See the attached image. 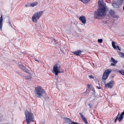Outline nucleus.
<instances>
[{
	"mask_svg": "<svg viewBox=\"0 0 124 124\" xmlns=\"http://www.w3.org/2000/svg\"><path fill=\"white\" fill-rule=\"evenodd\" d=\"M98 4L99 8L94 13V18H97L98 17H102L106 15L105 11L107 7L106 4L102 0H99Z\"/></svg>",
	"mask_w": 124,
	"mask_h": 124,
	"instance_id": "1",
	"label": "nucleus"
},
{
	"mask_svg": "<svg viewBox=\"0 0 124 124\" xmlns=\"http://www.w3.org/2000/svg\"><path fill=\"white\" fill-rule=\"evenodd\" d=\"M35 96L39 98L43 96L45 92L41 87L39 86L35 88Z\"/></svg>",
	"mask_w": 124,
	"mask_h": 124,
	"instance_id": "2",
	"label": "nucleus"
},
{
	"mask_svg": "<svg viewBox=\"0 0 124 124\" xmlns=\"http://www.w3.org/2000/svg\"><path fill=\"white\" fill-rule=\"evenodd\" d=\"M25 115L27 124H29L30 122L33 121L34 116L31 113H30L28 110H26L25 112Z\"/></svg>",
	"mask_w": 124,
	"mask_h": 124,
	"instance_id": "3",
	"label": "nucleus"
},
{
	"mask_svg": "<svg viewBox=\"0 0 124 124\" xmlns=\"http://www.w3.org/2000/svg\"><path fill=\"white\" fill-rule=\"evenodd\" d=\"M61 66L60 64H56L54 65L53 68V72L54 73L56 76L60 73Z\"/></svg>",
	"mask_w": 124,
	"mask_h": 124,
	"instance_id": "4",
	"label": "nucleus"
},
{
	"mask_svg": "<svg viewBox=\"0 0 124 124\" xmlns=\"http://www.w3.org/2000/svg\"><path fill=\"white\" fill-rule=\"evenodd\" d=\"M42 11H39L34 14L32 16V20L33 21L36 23L37 21L38 20L41 15L43 14Z\"/></svg>",
	"mask_w": 124,
	"mask_h": 124,
	"instance_id": "5",
	"label": "nucleus"
},
{
	"mask_svg": "<svg viewBox=\"0 0 124 124\" xmlns=\"http://www.w3.org/2000/svg\"><path fill=\"white\" fill-rule=\"evenodd\" d=\"M111 70L110 69H108L105 70L103 73L102 79H106L108 77L109 74L111 72Z\"/></svg>",
	"mask_w": 124,
	"mask_h": 124,
	"instance_id": "6",
	"label": "nucleus"
},
{
	"mask_svg": "<svg viewBox=\"0 0 124 124\" xmlns=\"http://www.w3.org/2000/svg\"><path fill=\"white\" fill-rule=\"evenodd\" d=\"M114 82L111 81L105 85V87L107 88H111L113 86Z\"/></svg>",
	"mask_w": 124,
	"mask_h": 124,
	"instance_id": "7",
	"label": "nucleus"
},
{
	"mask_svg": "<svg viewBox=\"0 0 124 124\" xmlns=\"http://www.w3.org/2000/svg\"><path fill=\"white\" fill-rule=\"evenodd\" d=\"M79 20L83 24H85L86 22L85 17L83 16H81L80 17Z\"/></svg>",
	"mask_w": 124,
	"mask_h": 124,
	"instance_id": "8",
	"label": "nucleus"
},
{
	"mask_svg": "<svg viewBox=\"0 0 124 124\" xmlns=\"http://www.w3.org/2000/svg\"><path fill=\"white\" fill-rule=\"evenodd\" d=\"M82 52V51L79 50H78L77 51L73 52V53L74 54H75V55L77 56H78L80 55V54H81V53Z\"/></svg>",
	"mask_w": 124,
	"mask_h": 124,
	"instance_id": "9",
	"label": "nucleus"
},
{
	"mask_svg": "<svg viewBox=\"0 0 124 124\" xmlns=\"http://www.w3.org/2000/svg\"><path fill=\"white\" fill-rule=\"evenodd\" d=\"M124 115V111L123 112H122L120 115V116L118 118V120L119 122H120L121 121L123 118V115Z\"/></svg>",
	"mask_w": 124,
	"mask_h": 124,
	"instance_id": "10",
	"label": "nucleus"
},
{
	"mask_svg": "<svg viewBox=\"0 0 124 124\" xmlns=\"http://www.w3.org/2000/svg\"><path fill=\"white\" fill-rule=\"evenodd\" d=\"M111 61L113 63H112L111 64V66H114L115 65V64L117 63V61H116L113 58H111Z\"/></svg>",
	"mask_w": 124,
	"mask_h": 124,
	"instance_id": "11",
	"label": "nucleus"
},
{
	"mask_svg": "<svg viewBox=\"0 0 124 124\" xmlns=\"http://www.w3.org/2000/svg\"><path fill=\"white\" fill-rule=\"evenodd\" d=\"M19 67L21 68V69L24 71L26 72L27 73L29 72V71L27 70L26 69H25L23 66L22 65H19Z\"/></svg>",
	"mask_w": 124,
	"mask_h": 124,
	"instance_id": "12",
	"label": "nucleus"
},
{
	"mask_svg": "<svg viewBox=\"0 0 124 124\" xmlns=\"http://www.w3.org/2000/svg\"><path fill=\"white\" fill-rule=\"evenodd\" d=\"M3 20V17L1 15L0 18V29H1L2 27Z\"/></svg>",
	"mask_w": 124,
	"mask_h": 124,
	"instance_id": "13",
	"label": "nucleus"
},
{
	"mask_svg": "<svg viewBox=\"0 0 124 124\" xmlns=\"http://www.w3.org/2000/svg\"><path fill=\"white\" fill-rule=\"evenodd\" d=\"M65 122L66 123H68L69 124H70L71 122V121L68 118H64Z\"/></svg>",
	"mask_w": 124,
	"mask_h": 124,
	"instance_id": "14",
	"label": "nucleus"
},
{
	"mask_svg": "<svg viewBox=\"0 0 124 124\" xmlns=\"http://www.w3.org/2000/svg\"><path fill=\"white\" fill-rule=\"evenodd\" d=\"M38 4V2H33L31 3L30 5L31 7H33L37 5Z\"/></svg>",
	"mask_w": 124,
	"mask_h": 124,
	"instance_id": "15",
	"label": "nucleus"
},
{
	"mask_svg": "<svg viewBox=\"0 0 124 124\" xmlns=\"http://www.w3.org/2000/svg\"><path fill=\"white\" fill-rule=\"evenodd\" d=\"M115 71H116L117 72H119L121 74L123 75H124V70H115Z\"/></svg>",
	"mask_w": 124,
	"mask_h": 124,
	"instance_id": "16",
	"label": "nucleus"
},
{
	"mask_svg": "<svg viewBox=\"0 0 124 124\" xmlns=\"http://www.w3.org/2000/svg\"><path fill=\"white\" fill-rule=\"evenodd\" d=\"M118 52L119 55L121 57L124 58V53L120 51H118Z\"/></svg>",
	"mask_w": 124,
	"mask_h": 124,
	"instance_id": "17",
	"label": "nucleus"
},
{
	"mask_svg": "<svg viewBox=\"0 0 124 124\" xmlns=\"http://www.w3.org/2000/svg\"><path fill=\"white\" fill-rule=\"evenodd\" d=\"M109 14L111 15H113L115 14L114 11L112 9H110L109 10Z\"/></svg>",
	"mask_w": 124,
	"mask_h": 124,
	"instance_id": "18",
	"label": "nucleus"
},
{
	"mask_svg": "<svg viewBox=\"0 0 124 124\" xmlns=\"http://www.w3.org/2000/svg\"><path fill=\"white\" fill-rule=\"evenodd\" d=\"M115 42L114 41H112V45L113 47L115 49L116 48V46L115 45Z\"/></svg>",
	"mask_w": 124,
	"mask_h": 124,
	"instance_id": "19",
	"label": "nucleus"
},
{
	"mask_svg": "<svg viewBox=\"0 0 124 124\" xmlns=\"http://www.w3.org/2000/svg\"><path fill=\"white\" fill-rule=\"evenodd\" d=\"M112 6L115 8H116L118 7V5L115 3H113L112 4Z\"/></svg>",
	"mask_w": 124,
	"mask_h": 124,
	"instance_id": "20",
	"label": "nucleus"
},
{
	"mask_svg": "<svg viewBox=\"0 0 124 124\" xmlns=\"http://www.w3.org/2000/svg\"><path fill=\"white\" fill-rule=\"evenodd\" d=\"M24 77L27 80L30 79L32 78L30 75L28 76H24Z\"/></svg>",
	"mask_w": 124,
	"mask_h": 124,
	"instance_id": "21",
	"label": "nucleus"
},
{
	"mask_svg": "<svg viewBox=\"0 0 124 124\" xmlns=\"http://www.w3.org/2000/svg\"><path fill=\"white\" fill-rule=\"evenodd\" d=\"M123 0H118V4L119 5H121L123 2Z\"/></svg>",
	"mask_w": 124,
	"mask_h": 124,
	"instance_id": "22",
	"label": "nucleus"
},
{
	"mask_svg": "<svg viewBox=\"0 0 124 124\" xmlns=\"http://www.w3.org/2000/svg\"><path fill=\"white\" fill-rule=\"evenodd\" d=\"M80 115L81 118L83 121H85V120H86L85 118L82 115V114H80Z\"/></svg>",
	"mask_w": 124,
	"mask_h": 124,
	"instance_id": "23",
	"label": "nucleus"
},
{
	"mask_svg": "<svg viewBox=\"0 0 124 124\" xmlns=\"http://www.w3.org/2000/svg\"><path fill=\"white\" fill-rule=\"evenodd\" d=\"M98 42L101 43L102 42V40L101 39H98Z\"/></svg>",
	"mask_w": 124,
	"mask_h": 124,
	"instance_id": "24",
	"label": "nucleus"
},
{
	"mask_svg": "<svg viewBox=\"0 0 124 124\" xmlns=\"http://www.w3.org/2000/svg\"><path fill=\"white\" fill-rule=\"evenodd\" d=\"M119 113H118V115L117 116V117H116V119H115V120L114 121V122L115 123H116V121H117V120H118V117L119 116Z\"/></svg>",
	"mask_w": 124,
	"mask_h": 124,
	"instance_id": "25",
	"label": "nucleus"
},
{
	"mask_svg": "<svg viewBox=\"0 0 124 124\" xmlns=\"http://www.w3.org/2000/svg\"><path fill=\"white\" fill-rule=\"evenodd\" d=\"M88 76L89 78H94V77L92 75H89Z\"/></svg>",
	"mask_w": 124,
	"mask_h": 124,
	"instance_id": "26",
	"label": "nucleus"
},
{
	"mask_svg": "<svg viewBox=\"0 0 124 124\" xmlns=\"http://www.w3.org/2000/svg\"><path fill=\"white\" fill-rule=\"evenodd\" d=\"M84 123H85L86 124H88L87 122L86 121V120H85V121H84Z\"/></svg>",
	"mask_w": 124,
	"mask_h": 124,
	"instance_id": "27",
	"label": "nucleus"
},
{
	"mask_svg": "<svg viewBox=\"0 0 124 124\" xmlns=\"http://www.w3.org/2000/svg\"><path fill=\"white\" fill-rule=\"evenodd\" d=\"M97 87L98 89H100L101 88L100 86H97Z\"/></svg>",
	"mask_w": 124,
	"mask_h": 124,
	"instance_id": "28",
	"label": "nucleus"
},
{
	"mask_svg": "<svg viewBox=\"0 0 124 124\" xmlns=\"http://www.w3.org/2000/svg\"><path fill=\"white\" fill-rule=\"evenodd\" d=\"M116 47H117V48H118V49L119 51H120V48H119V47H118V46H116Z\"/></svg>",
	"mask_w": 124,
	"mask_h": 124,
	"instance_id": "29",
	"label": "nucleus"
},
{
	"mask_svg": "<svg viewBox=\"0 0 124 124\" xmlns=\"http://www.w3.org/2000/svg\"><path fill=\"white\" fill-rule=\"evenodd\" d=\"M88 105L89 107L90 108H91V106L90 104H88Z\"/></svg>",
	"mask_w": 124,
	"mask_h": 124,
	"instance_id": "30",
	"label": "nucleus"
},
{
	"mask_svg": "<svg viewBox=\"0 0 124 124\" xmlns=\"http://www.w3.org/2000/svg\"><path fill=\"white\" fill-rule=\"evenodd\" d=\"M26 7H28L30 6V4H28L27 5H26Z\"/></svg>",
	"mask_w": 124,
	"mask_h": 124,
	"instance_id": "31",
	"label": "nucleus"
},
{
	"mask_svg": "<svg viewBox=\"0 0 124 124\" xmlns=\"http://www.w3.org/2000/svg\"><path fill=\"white\" fill-rule=\"evenodd\" d=\"M88 86L89 87L90 86V85H89V84H88Z\"/></svg>",
	"mask_w": 124,
	"mask_h": 124,
	"instance_id": "32",
	"label": "nucleus"
},
{
	"mask_svg": "<svg viewBox=\"0 0 124 124\" xmlns=\"http://www.w3.org/2000/svg\"><path fill=\"white\" fill-rule=\"evenodd\" d=\"M123 9L124 10V6L123 7Z\"/></svg>",
	"mask_w": 124,
	"mask_h": 124,
	"instance_id": "33",
	"label": "nucleus"
},
{
	"mask_svg": "<svg viewBox=\"0 0 124 124\" xmlns=\"http://www.w3.org/2000/svg\"><path fill=\"white\" fill-rule=\"evenodd\" d=\"M40 27L41 28H42L43 27H41V26H40Z\"/></svg>",
	"mask_w": 124,
	"mask_h": 124,
	"instance_id": "34",
	"label": "nucleus"
}]
</instances>
